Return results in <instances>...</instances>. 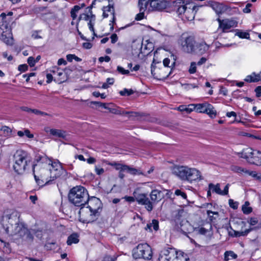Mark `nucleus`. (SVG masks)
Instances as JSON below:
<instances>
[{
	"label": "nucleus",
	"instance_id": "nucleus-1",
	"mask_svg": "<svg viewBox=\"0 0 261 261\" xmlns=\"http://www.w3.org/2000/svg\"><path fill=\"white\" fill-rule=\"evenodd\" d=\"M36 165H33L34 178L37 184L41 186L50 184L52 181L57 177H60L63 172L61 164L59 162H54L51 164L49 170L43 169L40 175L37 176L35 174V167Z\"/></svg>",
	"mask_w": 261,
	"mask_h": 261
},
{
	"label": "nucleus",
	"instance_id": "nucleus-2",
	"mask_svg": "<svg viewBox=\"0 0 261 261\" xmlns=\"http://www.w3.org/2000/svg\"><path fill=\"white\" fill-rule=\"evenodd\" d=\"M171 172L180 179L190 183L202 179L201 173L198 170L187 166L174 165L171 168Z\"/></svg>",
	"mask_w": 261,
	"mask_h": 261
},
{
	"label": "nucleus",
	"instance_id": "nucleus-3",
	"mask_svg": "<svg viewBox=\"0 0 261 261\" xmlns=\"http://www.w3.org/2000/svg\"><path fill=\"white\" fill-rule=\"evenodd\" d=\"M68 197L70 203L76 206H84L89 200L87 190L79 186L72 188L69 192Z\"/></svg>",
	"mask_w": 261,
	"mask_h": 261
},
{
	"label": "nucleus",
	"instance_id": "nucleus-4",
	"mask_svg": "<svg viewBox=\"0 0 261 261\" xmlns=\"http://www.w3.org/2000/svg\"><path fill=\"white\" fill-rule=\"evenodd\" d=\"M13 168L14 171L18 174H22L30 165L31 159L27 151L18 150L13 155Z\"/></svg>",
	"mask_w": 261,
	"mask_h": 261
},
{
	"label": "nucleus",
	"instance_id": "nucleus-5",
	"mask_svg": "<svg viewBox=\"0 0 261 261\" xmlns=\"http://www.w3.org/2000/svg\"><path fill=\"white\" fill-rule=\"evenodd\" d=\"M5 231L9 236H17L23 241L32 242L33 236L30 232L24 223H16L14 226L10 224L9 226L5 227Z\"/></svg>",
	"mask_w": 261,
	"mask_h": 261
},
{
	"label": "nucleus",
	"instance_id": "nucleus-6",
	"mask_svg": "<svg viewBox=\"0 0 261 261\" xmlns=\"http://www.w3.org/2000/svg\"><path fill=\"white\" fill-rule=\"evenodd\" d=\"M133 257L150 260L152 256L151 248L147 244H139L133 250Z\"/></svg>",
	"mask_w": 261,
	"mask_h": 261
},
{
	"label": "nucleus",
	"instance_id": "nucleus-7",
	"mask_svg": "<svg viewBox=\"0 0 261 261\" xmlns=\"http://www.w3.org/2000/svg\"><path fill=\"white\" fill-rule=\"evenodd\" d=\"M241 154V157L245 159L250 164L256 165H261L260 151L253 150L251 148H247L243 149Z\"/></svg>",
	"mask_w": 261,
	"mask_h": 261
},
{
	"label": "nucleus",
	"instance_id": "nucleus-8",
	"mask_svg": "<svg viewBox=\"0 0 261 261\" xmlns=\"http://www.w3.org/2000/svg\"><path fill=\"white\" fill-rule=\"evenodd\" d=\"M79 214L80 221L83 223H89L94 222L98 217L97 214L89 209L87 206H80Z\"/></svg>",
	"mask_w": 261,
	"mask_h": 261
},
{
	"label": "nucleus",
	"instance_id": "nucleus-9",
	"mask_svg": "<svg viewBox=\"0 0 261 261\" xmlns=\"http://www.w3.org/2000/svg\"><path fill=\"white\" fill-rule=\"evenodd\" d=\"M180 43L183 51L188 53H193L195 50V41L192 36L182 38L180 39Z\"/></svg>",
	"mask_w": 261,
	"mask_h": 261
},
{
	"label": "nucleus",
	"instance_id": "nucleus-10",
	"mask_svg": "<svg viewBox=\"0 0 261 261\" xmlns=\"http://www.w3.org/2000/svg\"><path fill=\"white\" fill-rule=\"evenodd\" d=\"M109 165L114 167L117 170L125 171L133 175L143 174V172L140 169L132 167L126 165H123L116 162L111 163Z\"/></svg>",
	"mask_w": 261,
	"mask_h": 261
},
{
	"label": "nucleus",
	"instance_id": "nucleus-11",
	"mask_svg": "<svg viewBox=\"0 0 261 261\" xmlns=\"http://www.w3.org/2000/svg\"><path fill=\"white\" fill-rule=\"evenodd\" d=\"M86 204L89 209L99 216L102 208V203L99 198L95 197H92L90 198L89 197V200Z\"/></svg>",
	"mask_w": 261,
	"mask_h": 261
},
{
	"label": "nucleus",
	"instance_id": "nucleus-12",
	"mask_svg": "<svg viewBox=\"0 0 261 261\" xmlns=\"http://www.w3.org/2000/svg\"><path fill=\"white\" fill-rule=\"evenodd\" d=\"M164 192H166L167 195H169L170 193V191L166 189H163V190H159L158 189L152 190L149 196L150 198V202L153 206L154 204L158 203L164 198Z\"/></svg>",
	"mask_w": 261,
	"mask_h": 261
},
{
	"label": "nucleus",
	"instance_id": "nucleus-13",
	"mask_svg": "<svg viewBox=\"0 0 261 261\" xmlns=\"http://www.w3.org/2000/svg\"><path fill=\"white\" fill-rule=\"evenodd\" d=\"M135 199L136 201L139 204L144 205L145 208L148 212H151L153 210V206L152 205L147 194H137L135 195Z\"/></svg>",
	"mask_w": 261,
	"mask_h": 261
},
{
	"label": "nucleus",
	"instance_id": "nucleus-14",
	"mask_svg": "<svg viewBox=\"0 0 261 261\" xmlns=\"http://www.w3.org/2000/svg\"><path fill=\"white\" fill-rule=\"evenodd\" d=\"M188 5L184 17L188 20H192L195 17V13L198 10L199 7L194 5L192 1L188 3Z\"/></svg>",
	"mask_w": 261,
	"mask_h": 261
},
{
	"label": "nucleus",
	"instance_id": "nucleus-15",
	"mask_svg": "<svg viewBox=\"0 0 261 261\" xmlns=\"http://www.w3.org/2000/svg\"><path fill=\"white\" fill-rule=\"evenodd\" d=\"M149 5L152 10L160 11L166 9L168 3L166 0H150Z\"/></svg>",
	"mask_w": 261,
	"mask_h": 261
},
{
	"label": "nucleus",
	"instance_id": "nucleus-16",
	"mask_svg": "<svg viewBox=\"0 0 261 261\" xmlns=\"http://www.w3.org/2000/svg\"><path fill=\"white\" fill-rule=\"evenodd\" d=\"M229 187V184H227L223 190H221L220 189V185L217 184L214 185L212 183H210L208 185V189L212 190V192L216 193L217 194L220 195H226L228 194V189Z\"/></svg>",
	"mask_w": 261,
	"mask_h": 261
},
{
	"label": "nucleus",
	"instance_id": "nucleus-17",
	"mask_svg": "<svg viewBox=\"0 0 261 261\" xmlns=\"http://www.w3.org/2000/svg\"><path fill=\"white\" fill-rule=\"evenodd\" d=\"M176 251L172 249L163 250L159 257V261H170L171 255H174Z\"/></svg>",
	"mask_w": 261,
	"mask_h": 261
},
{
	"label": "nucleus",
	"instance_id": "nucleus-18",
	"mask_svg": "<svg viewBox=\"0 0 261 261\" xmlns=\"http://www.w3.org/2000/svg\"><path fill=\"white\" fill-rule=\"evenodd\" d=\"M210 45L207 44L205 42H202L197 43L195 47V50L193 53L202 55L204 54L207 53L209 50Z\"/></svg>",
	"mask_w": 261,
	"mask_h": 261
},
{
	"label": "nucleus",
	"instance_id": "nucleus-19",
	"mask_svg": "<svg viewBox=\"0 0 261 261\" xmlns=\"http://www.w3.org/2000/svg\"><path fill=\"white\" fill-rule=\"evenodd\" d=\"M1 40L8 45H12L13 44V40L12 37V34L9 29L6 28L5 31H3L1 36Z\"/></svg>",
	"mask_w": 261,
	"mask_h": 261
},
{
	"label": "nucleus",
	"instance_id": "nucleus-20",
	"mask_svg": "<svg viewBox=\"0 0 261 261\" xmlns=\"http://www.w3.org/2000/svg\"><path fill=\"white\" fill-rule=\"evenodd\" d=\"M103 18H107L109 16L108 12L113 15L112 20L111 21L113 23H115L116 17L115 16V9L113 5L109 4L108 6L103 7L102 8Z\"/></svg>",
	"mask_w": 261,
	"mask_h": 261
},
{
	"label": "nucleus",
	"instance_id": "nucleus-21",
	"mask_svg": "<svg viewBox=\"0 0 261 261\" xmlns=\"http://www.w3.org/2000/svg\"><path fill=\"white\" fill-rule=\"evenodd\" d=\"M189 107H193L195 108V110L198 113H205L207 111L208 107L210 106V103L208 102H204L202 103L198 104H191L189 105Z\"/></svg>",
	"mask_w": 261,
	"mask_h": 261
},
{
	"label": "nucleus",
	"instance_id": "nucleus-22",
	"mask_svg": "<svg viewBox=\"0 0 261 261\" xmlns=\"http://www.w3.org/2000/svg\"><path fill=\"white\" fill-rule=\"evenodd\" d=\"M225 4L218 2H213L211 4V7L215 11L217 15L224 13Z\"/></svg>",
	"mask_w": 261,
	"mask_h": 261
},
{
	"label": "nucleus",
	"instance_id": "nucleus-23",
	"mask_svg": "<svg viewBox=\"0 0 261 261\" xmlns=\"http://www.w3.org/2000/svg\"><path fill=\"white\" fill-rule=\"evenodd\" d=\"M237 24L238 22L234 20L228 19H225L221 29H222L223 33H225L230 28L236 27L237 26Z\"/></svg>",
	"mask_w": 261,
	"mask_h": 261
},
{
	"label": "nucleus",
	"instance_id": "nucleus-24",
	"mask_svg": "<svg viewBox=\"0 0 261 261\" xmlns=\"http://www.w3.org/2000/svg\"><path fill=\"white\" fill-rule=\"evenodd\" d=\"M144 229L149 232H152L153 230L155 232L157 231L159 229V221L156 219H152L151 222L147 224Z\"/></svg>",
	"mask_w": 261,
	"mask_h": 261
},
{
	"label": "nucleus",
	"instance_id": "nucleus-25",
	"mask_svg": "<svg viewBox=\"0 0 261 261\" xmlns=\"http://www.w3.org/2000/svg\"><path fill=\"white\" fill-rule=\"evenodd\" d=\"M171 57L174 60V62L171 64V66H169V64L170 63V59H169L168 58H166L163 60V65L164 67L171 68L170 71H169V73L166 75L165 76H163L166 79L170 76L175 64L176 57L174 55H172L171 56Z\"/></svg>",
	"mask_w": 261,
	"mask_h": 261
},
{
	"label": "nucleus",
	"instance_id": "nucleus-26",
	"mask_svg": "<svg viewBox=\"0 0 261 261\" xmlns=\"http://www.w3.org/2000/svg\"><path fill=\"white\" fill-rule=\"evenodd\" d=\"M35 161L38 163H45L48 164V166H51V164L54 163L44 154H37L35 158Z\"/></svg>",
	"mask_w": 261,
	"mask_h": 261
},
{
	"label": "nucleus",
	"instance_id": "nucleus-27",
	"mask_svg": "<svg viewBox=\"0 0 261 261\" xmlns=\"http://www.w3.org/2000/svg\"><path fill=\"white\" fill-rule=\"evenodd\" d=\"M178 1L179 2H177V3H179V4L182 3V5L178 6V8H177V13L179 16H181L182 18H184V16L186 12V9L188 6V3L185 4L184 2H182L180 0H178Z\"/></svg>",
	"mask_w": 261,
	"mask_h": 261
},
{
	"label": "nucleus",
	"instance_id": "nucleus-28",
	"mask_svg": "<svg viewBox=\"0 0 261 261\" xmlns=\"http://www.w3.org/2000/svg\"><path fill=\"white\" fill-rule=\"evenodd\" d=\"M0 130L3 132L4 136L8 138L15 136V133L13 130L7 126H2Z\"/></svg>",
	"mask_w": 261,
	"mask_h": 261
},
{
	"label": "nucleus",
	"instance_id": "nucleus-29",
	"mask_svg": "<svg viewBox=\"0 0 261 261\" xmlns=\"http://www.w3.org/2000/svg\"><path fill=\"white\" fill-rule=\"evenodd\" d=\"M260 80V76L259 74H255V72L252 73L251 75L246 76L245 81L247 82H257Z\"/></svg>",
	"mask_w": 261,
	"mask_h": 261
},
{
	"label": "nucleus",
	"instance_id": "nucleus-30",
	"mask_svg": "<svg viewBox=\"0 0 261 261\" xmlns=\"http://www.w3.org/2000/svg\"><path fill=\"white\" fill-rule=\"evenodd\" d=\"M79 242V236L77 233H74L70 235L67 239V244L71 245L72 244H76Z\"/></svg>",
	"mask_w": 261,
	"mask_h": 261
},
{
	"label": "nucleus",
	"instance_id": "nucleus-31",
	"mask_svg": "<svg viewBox=\"0 0 261 261\" xmlns=\"http://www.w3.org/2000/svg\"><path fill=\"white\" fill-rule=\"evenodd\" d=\"M224 13L229 15H232L238 12L239 10L237 7H231L228 5L225 4L224 8Z\"/></svg>",
	"mask_w": 261,
	"mask_h": 261
},
{
	"label": "nucleus",
	"instance_id": "nucleus-32",
	"mask_svg": "<svg viewBox=\"0 0 261 261\" xmlns=\"http://www.w3.org/2000/svg\"><path fill=\"white\" fill-rule=\"evenodd\" d=\"M50 134L53 136L64 138L65 137V132L60 129H51L49 130Z\"/></svg>",
	"mask_w": 261,
	"mask_h": 261
},
{
	"label": "nucleus",
	"instance_id": "nucleus-33",
	"mask_svg": "<svg viewBox=\"0 0 261 261\" xmlns=\"http://www.w3.org/2000/svg\"><path fill=\"white\" fill-rule=\"evenodd\" d=\"M150 0H139L138 6L140 8V11H145L147 8V6L149 4Z\"/></svg>",
	"mask_w": 261,
	"mask_h": 261
},
{
	"label": "nucleus",
	"instance_id": "nucleus-34",
	"mask_svg": "<svg viewBox=\"0 0 261 261\" xmlns=\"http://www.w3.org/2000/svg\"><path fill=\"white\" fill-rule=\"evenodd\" d=\"M237 257V255L232 251H226L224 253V260L228 261L230 259H234Z\"/></svg>",
	"mask_w": 261,
	"mask_h": 261
},
{
	"label": "nucleus",
	"instance_id": "nucleus-35",
	"mask_svg": "<svg viewBox=\"0 0 261 261\" xmlns=\"http://www.w3.org/2000/svg\"><path fill=\"white\" fill-rule=\"evenodd\" d=\"M252 230L251 228L245 229L244 231H235L234 230V235H232V236L235 237H240L241 236H246L249 232L251 231Z\"/></svg>",
	"mask_w": 261,
	"mask_h": 261
},
{
	"label": "nucleus",
	"instance_id": "nucleus-36",
	"mask_svg": "<svg viewBox=\"0 0 261 261\" xmlns=\"http://www.w3.org/2000/svg\"><path fill=\"white\" fill-rule=\"evenodd\" d=\"M210 106L211 107H208L207 111L205 113H206L210 117L214 118L217 115V112L215 110L214 107L210 103Z\"/></svg>",
	"mask_w": 261,
	"mask_h": 261
},
{
	"label": "nucleus",
	"instance_id": "nucleus-37",
	"mask_svg": "<svg viewBox=\"0 0 261 261\" xmlns=\"http://www.w3.org/2000/svg\"><path fill=\"white\" fill-rule=\"evenodd\" d=\"M249 202L248 201H246L245 204L243 205L242 210L245 214H249L251 213L252 211V209L251 207L249 206Z\"/></svg>",
	"mask_w": 261,
	"mask_h": 261
},
{
	"label": "nucleus",
	"instance_id": "nucleus-38",
	"mask_svg": "<svg viewBox=\"0 0 261 261\" xmlns=\"http://www.w3.org/2000/svg\"><path fill=\"white\" fill-rule=\"evenodd\" d=\"M81 7L79 6L75 5L73 7V8L71 9L70 14L71 17L72 18L73 20H74L77 16L76 13L79 12L80 10Z\"/></svg>",
	"mask_w": 261,
	"mask_h": 261
},
{
	"label": "nucleus",
	"instance_id": "nucleus-39",
	"mask_svg": "<svg viewBox=\"0 0 261 261\" xmlns=\"http://www.w3.org/2000/svg\"><path fill=\"white\" fill-rule=\"evenodd\" d=\"M134 93V91L132 89H127L126 88H124L123 90L120 91L119 92V94L121 96H125V95H130Z\"/></svg>",
	"mask_w": 261,
	"mask_h": 261
},
{
	"label": "nucleus",
	"instance_id": "nucleus-40",
	"mask_svg": "<svg viewBox=\"0 0 261 261\" xmlns=\"http://www.w3.org/2000/svg\"><path fill=\"white\" fill-rule=\"evenodd\" d=\"M236 35L239 36L241 38H246V39H249L250 38V35L247 32H244L242 31H238L236 34Z\"/></svg>",
	"mask_w": 261,
	"mask_h": 261
},
{
	"label": "nucleus",
	"instance_id": "nucleus-41",
	"mask_svg": "<svg viewBox=\"0 0 261 261\" xmlns=\"http://www.w3.org/2000/svg\"><path fill=\"white\" fill-rule=\"evenodd\" d=\"M110 112L115 114L124 115L129 114V112H121L120 110L117 109H112Z\"/></svg>",
	"mask_w": 261,
	"mask_h": 261
},
{
	"label": "nucleus",
	"instance_id": "nucleus-42",
	"mask_svg": "<svg viewBox=\"0 0 261 261\" xmlns=\"http://www.w3.org/2000/svg\"><path fill=\"white\" fill-rule=\"evenodd\" d=\"M189 72L191 74H194L196 72V64L195 62H192L190 65Z\"/></svg>",
	"mask_w": 261,
	"mask_h": 261
},
{
	"label": "nucleus",
	"instance_id": "nucleus-43",
	"mask_svg": "<svg viewBox=\"0 0 261 261\" xmlns=\"http://www.w3.org/2000/svg\"><path fill=\"white\" fill-rule=\"evenodd\" d=\"M229 205L232 208L236 210L238 208L239 203L236 201H234L233 200L230 199L229 200Z\"/></svg>",
	"mask_w": 261,
	"mask_h": 261
},
{
	"label": "nucleus",
	"instance_id": "nucleus-44",
	"mask_svg": "<svg viewBox=\"0 0 261 261\" xmlns=\"http://www.w3.org/2000/svg\"><path fill=\"white\" fill-rule=\"evenodd\" d=\"M117 70L122 74H128L129 73V70H125L120 66H117Z\"/></svg>",
	"mask_w": 261,
	"mask_h": 261
},
{
	"label": "nucleus",
	"instance_id": "nucleus-45",
	"mask_svg": "<svg viewBox=\"0 0 261 261\" xmlns=\"http://www.w3.org/2000/svg\"><path fill=\"white\" fill-rule=\"evenodd\" d=\"M175 194L177 196H181L184 199L187 198L186 194L185 192H182L180 190H178V189L176 190L175 192Z\"/></svg>",
	"mask_w": 261,
	"mask_h": 261
},
{
	"label": "nucleus",
	"instance_id": "nucleus-46",
	"mask_svg": "<svg viewBox=\"0 0 261 261\" xmlns=\"http://www.w3.org/2000/svg\"><path fill=\"white\" fill-rule=\"evenodd\" d=\"M32 113H34L37 115L46 116L47 114L44 112L40 111L37 109H32Z\"/></svg>",
	"mask_w": 261,
	"mask_h": 261
},
{
	"label": "nucleus",
	"instance_id": "nucleus-47",
	"mask_svg": "<svg viewBox=\"0 0 261 261\" xmlns=\"http://www.w3.org/2000/svg\"><path fill=\"white\" fill-rule=\"evenodd\" d=\"M28 63L31 67H34L36 63L33 57H30L28 59Z\"/></svg>",
	"mask_w": 261,
	"mask_h": 261
},
{
	"label": "nucleus",
	"instance_id": "nucleus-48",
	"mask_svg": "<svg viewBox=\"0 0 261 261\" xmlns=\"http://www.w3.org/2000/svg\"><path fill=\"white\" fill-rule=\"evenodd\" d=\"M28 69V66L24 64L18 66V69L21 72H24Z\"/></svg>",
	"mask_w": 261,
	"mask_h": 261
},
{
	"label": "nucleus",
	"instance_id": "nucleus-49",
	"mask_svg": "<svg viewBox=\"0 0 261 261\" xmlns=\"http://www.w3.org/2000/svg\"><path fill=\"white\" fill-rule=\"evenodd\" d=\"M24 135L30 139L34 138V135L30 133V131L28 129H24Z\"/></svg>",
	"mask_w": 261,
	"mask_h": 261
},
{
	"label": "nucleus",
	"instance_id": "nucleus-50",
	"mask_svg": "<svg viewBox=\"0 0 261 261\" xmlns=\"http://www.w3.org/2000/svg\"><path fill=\"white\" fill-rule=\"evenodd\" d=\"M144 11H140V13L136 15L135 19L136 20H140L142 19L144 16Z\"/></svg>",
	"mask_w": 261,
	"mask_h": 261
},
{
	"label": "nucleus",
	"instance_id": "nucleus-51",
	"mask_svg": "<svg viewBox=\"0 0 261 261\" xmlns=\"http://www.w3.org/2000/svg\"><path fill=\"white\" fill-rule=\"evenodd\" d=\"M252 7V4L248 3L246 5L245 8L243 10L244 13H248L251 12L250 8Z\"/></svg>",
	"mask_w": 261,
	"mask_h": 261
},
{
	"label": "nucleus",
	"instance_id": "nucleus-52",
	"mask_svg": "<svg viewBox=\"0 0 261 261\" xmlns=\"http://www.w3.org/2000/svg\"><path fill=\"white\" fill-rule=\"evenodd\" d=\"M110 57L108 56H106L105 57H101L98 59V61L100 63H102L103 61L109 62L110 61Z\"/></svg>",
	"mask_w": 261,
	"mask_h": 261
},
{
	"label": "nucleus",
	"instance_id": "nucleus-53",
	"mask_svg": "<svg viewBox=\"0 0 261 261\" xmlns=\"http://www.w3.org/2000/svg\"><path fill=\"white\" fill-rule=\"evenodd\" d=\"M95 170L97 175H101L104 173V169L102 168L98 167L97 166L95 167Z\"/></svg>",
	"mask_w": 261,
	"mask_h": 261
},
{
	"label": "nucleus",
	"instance_id": "nucleus-54",
	"mask_svg": "<svg viewBox=\"0 0 261 261\" xmlns=\"http://www.w3.org/2000/svg\"><path fill=\"white\" fill-rule=\"evenodd\" d=\"M196 231L201 234H205L207 232V230L203 227L198 228L196 229Z\"/></svg>",
	"mask_w": 261,
	"mask_h": 261
},
{
	"label": "nucleus",
	"instance_id": "nucleus-55",
	"mask_svg": "<svg viewBox=\"0 0 261 261\" xmlns=\"http://www.w3.org/2000/svg\"><path fill=\"white\" fill-rule=\"evenodd\" d=\"M115 258H114L110 255H106L103 257L102 261H115Z\"/></svg>",
	"mask_w": 261,
	"mask_h": 261
},
{
	"label": "nucleus",
	"instance_id": "nucleus-56",
	"mask_svg": "<svg viewBox=\"0 0 261 261\" xmlns=\"http://www.w3.org/2000/svg\"><path fill=\"white\" fill-rule=\"evenodd\" d=\"M255 92L256 93V96L257 97H259L261 96V86L257 87L255 89Z\"/></svg>",
	"mask_w": 261,
	"mask_h": 261
},
{
	"label": "nucleus",
	"instance_id": "nucleus-57",
	"mask_svg": "<svg viewBox=\"0 0 261 261\" xmlns=\"http://www.w3.org/2000/svg\"><path fill=\"white\" fill-rule=\"evenodd\" d=\"M251 225H255L258 222V220L256 218H251L249 221Z\"/></svg>",
	"mask_w": 261,
	"mask_h": 261
},
{
	"label": "nucleus",
	"instance_id": "nucleus-58",
	"mask_svg": "<svg viewBox=\"0 0 261 261\" xmlns=\"http://www.w3.org/2000/svg\"><path fill=\"white\" fill-rule=\"evenodd\" d=\"M124 198L126 200V201L129 202H132L136 201L135 195H134V197L126 196L124 197Z\"/></svg>",
	"mask_w": 261,
	"mask_h": 261
},
{
	"label": "nucleus",
	"instance_id": "nucleus-59",
	"mask_svg": "<svg viewBox=\"0 0 261 261\" xmlns=\"http://www.w3.org/2000/svg\"><path fill=\"white\" fill-rule=\"evenodd\" d=\"M111 42L115 43L118 40V37L116 34H113L111 36Z\"/></svg>",
	"mask_w": 261,
	"mask_h": 261
},
{
	"label": "nucleus",
	"instance_id": "nucleus-60",
	"mask_svg": "<svg viewBox=\"0 0 261 261\" xmlns=\"http://www.w3.org/2000/svg\"><path fill=\"white\" fill-rule=\"evenodd\" d=\"M207 61V58H206L205 57H202L199 60V61L197 62V65L198 66H200L203 64H204L206 61Z\"/></svg>",
	"mask_w": 261,
	"mask_h": 261
},
{
	"label": "nucleus",
	"instance_id": "nucleus-61",
	"mask_svg": "<svg viewBox=\"0 0 261 261\" xmlns=\"http://www.w3.org/2000/svg\"><path fill=\"white\" fill-rule=\"evenodd\" d=\"M248 173L251 176L256 177L258 179H260V176H257V174L255 171H248Z\"/></svg>",
	"mask_w": 261,
	"mask_h": 261
},
{
	"label": "nucleus",
	"instance_id": "nucleus-62",
	"mask_svg": "<svg viewBox=\"0 0 261 261\" xmlns=\"http://www.w3.org/2000/svg\"><path fill=\"white\" fill-rule=\"evenodd\" d=\"M89 18V16L88 14H81L79 17V20L84 19L85 20H88Z\"/></svg>",
	"mask_w": 261,
	"mask_h": 261
},
{
	"label": "nucleus",
	"instance_id": "nucleus-63",
	"mask_svg": "<svg viewBox=\"0 0 261 261\" xmlns=\"http://www.w3.org/2000/svg\"><path fill=\"white\" fill-rule=\"evenodd\" d=\"M84 48L86 49H90L92 47V44L89 42H85L83 44Z\"/></svg>",
	"mask_w": 261,
	"mask_h": 261
},
{
	"label": "nucleus",
	"instance_id": "nucleus-64",
	"mask_svg": "<svg viewBox=\"0 0 261 261\" xmlns=\"http://www.w3.org/2000/svg\"><path fill=\"white\" fill-rule=\"evenodd\" d=\"M66 64H67V62L63 58H61V59H59V60L58 61V65H66Z\"/></svg>",
	"mask_w": 261,
	"mask_h": 261
}]
</instances>
